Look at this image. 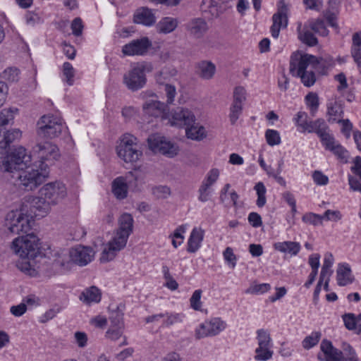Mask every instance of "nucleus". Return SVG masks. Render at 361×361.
<instances>
[{
  "instance_id": "1",
  "label": "nucleus",
  "mask_w": 361,
  "mask_h": 361,
  "mask_svg": "<svg viewBox=\"0 0 361 361\" xmlns=\"http://www.w3.org/2000/svg\"><path fill=\"white\" fill-rule=\"evenodd\" d=\"M31 161V156L23 147L14 149L4 157L0 170L11 174L17 178L16 184L26 190H32L42 183L48 177L49 171L36 167L35 164L27 165Z\"/></svg>"
},
{
  "instance_id": "2",
  "label": "nucleus",
  "mask_w": 361,
  "mask_h": 361,
  "mask_svg": "<svg viewBox=\"0 0 361 361\" xmlns=\"http://www.w3.org/2000/svg\"><path fill=\"white\" fill-rule=\"evenodd\" d=\"M67 195L66 185L59 181L45 184L39 191V196L27 197L31 213L36 216H44L52 206L60 203Z\"/></svg>"
},
{
  "instance_id": "3",
  "label": "nucleus",
  "mask_w": 361,
  "mask_h": 361,
  "mask_svg": "<svg viewBox=\"0 0 361 361\" xmlns=\"http://www.w3.org/2000/svg\"><path fill=\"white\" fill-rule=\"evenodd\" d=\"M133 216L127 213L122 214L119 219L118 230L102 251L101 256L102 262L112 260L117 253L126 247L128 237L133 231Z\"/></svg>"
},
{
  "instance_id": "4",
  "label": "nucleus",
  "mask_w": 361,
  "mask_h": 361,
  "mask_svg": "<svg viewBox=\"0 0 361 361\" xmlns=\"http://www.w3.org/2000/svg\"><path fill=\"white\" fill-rule=\"evenodd\" d=\"M322 59L316 56L298 53L291 55L290 61V71L301 78V81L306 87L313 85L316 81L314 71H319L322 66Z\"/></svg>"
},
{
  "instance_id": "5",
  "label": "nucleus",
  "mask_w": 361,
  "mask_h": 361,
  "mask_svg": "<svg viewBox=\"0 0 361 361\" xmlns=\"http://www.w3.org/2000/svg\"><path fill=\"white\" fill-rule=\"evenodd\" d=\"M27 207L30 204L26 198L19 210H12L6 214L4 225L11 233H27L30 231L32 220L31 215L27 214Z\"/></svg>"
},
{
  "instance_id": "6",
  "label": "nucleus",
  "mask_w": 361,
  "mask_h": 361,
  "mask_svg": "<svg viewBox=\"0 0 361 361\" xmlns=\"http://www.w3.org/2000/svg\"><path fill=\"white\" fill-rule=\"evenodd\" d=\"M32 156L35 159V166L49 171V166L57 161L60 156L59 147L48 141L37 143L32 147Z\"/></svg>"
},
{
  "instance_id": "7",
  "label": "nucleus",
  "mask_w": 361,
  "mask_h": 361,
  "mask_svg": "<svg viewBox=\"0 0 361 361\" xmlns=\"http://www.w3.org/2000/svg\"><path fill=\"white\" fill-rule=\"evenodd\" d=\"M116 151L118 156L126 163L136 162L142 156L137 137L130 134L122 136Z\"/></svg>"
},
{
  "instance_id": "8",
  "label": "nucleus",
  "mask_w": 361,
  "mask_h": 361,
  "mask_svg": "<svg viewBox=\"0 0 361 361\" xmlns=\"http://www.w3.org/2000/svg\"><path fill=\"white\" fill-rule=\"evenodd\" d=\"M150 63H140L133 67L123 75V83L132 91L142 88L147 82L146 73L152 71Z\"/></svg>"
},
{
  "instance_id": "9",
  "label": "nucleus",
  "mask_w": 361,
  "mask_h": 361,
  "mask_svg": "<svg viewBox=\"0 0 361 361\" xmlns=\"http://www.w3.org/2000/svg\"><path fill=\"white\" fill-rule=\"evenodd\" d=\"M62 118L58 116L47 114L42 116L37 123V133L47 138L58 137L64 129Z\"/></svg>"
},
{
  "instance_id": "10",
  "label": "nucleus",
  "mask_w": 361,
  "mask_h": 361,
  "mask_svg": "<svg viewBox=\"0 0 361 361\" xmlns=\"http://www.w3.org/2000/svg\"><path fill=\"white\" fill-rule=\"evenodd\" d=\"M39 239L34 233L16 238L12 249L20 258H35L39 252Z\"/></svg>"
},
{
  "instance_id": "11",
  "label": "nucleus",
  "mask_w": 361,
  "mask_h": 361,
  "mask_svg": "<svg viewBox=\"0 0 361 361\" xmlns=\"http://www.w3.org/2000/svg\"><path fill=\"white\" fill-rule=\"evenodd\" d=\"M149 149L154 153L159 152L169 157H173L178 152V147L164 136L159 134H152L147 138Z\"/></svg>"
},
{
  "instance_id": "12",
  "label": "nucleus",
  "mask_w": 361,
  "mask_h": 361,
  "mask_svg": "<svg viewBox=\"0 0 361 361\" xmlns=\"http://www.w3.org/2000/svg\"><path fill=\"white\" fill-rule=\"evenodd\" d=\"M258 347L255 349V359L257 361H267L272 357L273 350L270 334L264 329L257 331Z\"/></svg>"
},
{
  "instance_id": "13",
  "label": "nucleus",
  "mask_w": 361,
  "mask_h": 361,
  "mask_svg": "<svg viewBox=\"0 0 361 361\" xmlns=\"http://www.w3.org/2000/svg\"><path fill=\"white\" fill-rule=\"evenodd\" d=\"M195 116L188 109L177 107L169 113L167 123L171 126L183 128L190 126L195 121Z\"/></svg>"
},
{
  "instance_id": "14",
  "label": "nucleus",
  "mask_w": 361,
  "mask_h": 361,
  "mask_svg": "<svg viewBox=\"0 0 361 361\" xmlns=\"http://www.w3.org/2000/svg\"><path fill=\"white\" fill-rule=\"evenodd\" d=\"M288 13V7L285 1H279L278 11L272 16L273 25L271 27V33L274 38L279 37L281 28H286L287 27Z\"/></svg>"
},
{
  "instance_id": "15",
  "label": "nucleus",
  "mask_w": 361,
  "mask_h": 361,
  "mask_svg": "<svg viewBox=\"0 0 361 361\" xmlns=\"http://www.w3.org/2000/svg\"><path fill=\"white\" fill-rule=\"evenodd\" d=\"M226 328V323L220 317H211L210 319L201 324L196 329V337L204 338L218 334Z\"/></svg>"
},
{
  "instance_id": "16",
  "label": "nucleus",
  "mask_w": 361,
  "mask_h": 361,
  "mask_svg": "<svg viewBox=\"0 0 361 361\" xmlns=\"http://www.w3.org/2000/svg\"><path fill=\"white\" fill-rule=\"evenodd\" d=\"M152 47V42L146 37H141L130 41L122 47V52L126 56H145Z\"/></svg>"
},
{
  "instance_id": "17",
  "label": "nucleus",
  "mask_w": 361,
  "mask_h": 361,
  "mask_svg": "<svg viewBox=\"0 0 361 361\" xmlns=\"http://www.w3.org/2000/svg\"><path fill=\"white\" fill-rule=\"evenodd\" d=\"M142 109L145 114L149 116L167 121L169 112L167 111V106L163 102L153 99L147 100L142 105Z\"/></svg>"
},
{
  "instance_id": "18",
  "label": "nucleus",
  "mask_w": 361,
  "mask_h": 361,
  "mask_svg": "<svg viewBox=\"0 0 361 361\" xmlns=\"http://www.w3.org/2000/svg\"><path fill=\"white\" fill-rule=\"evenodd\" d=\"M319 138L326 149L329 150L341 159L346 157L347 151L338 141L336 140L334 136L330 133V130L319 137Z\"/></svg>"
},
{
  "instance_id": "19",
  "label": "nucleus",
  "mask_w": 361,
  "mask_h": 361,
  "mask_svg": "<svg viewBox=\"0 0 361 361\" xmlns=\"http://www.w3.org/2000/svg\"><path fill=\"white\" fill-rule=\"evenodd\" d=\"M69 255L73 262L80 266H85L92 261L94 251L89 247L78 245L70 250Z\"/></svg>"
},
{
  "instance_id": "20",
  "label": "nucleus",
  "mask_w": 361,
  "mask_h": 361,
  "mask_svg": "<svg viewBox=\"0 0 361 361\" xmlns=\"http://www.w3.org/2000/svg\"><path fill=\"white\" fill-rule=\"evenodd\" d=\"M344 116L343 106L340 101L331 99L326 103V116L329 123L340 121Z\"/></svg>"
},
{
  "instance_id": "21",
  "label": "nucleus",
  "mask_w": 361,
  "mask_h": 361,
  "mask_svg": "<svg viewBox=\"0 0 361 361\" xmlns=\"http://www.w3.org/2000/svg\"><path fill=\"white\" fill-rule=\"evenodd\" d=\"M208 25L204 19L196 18L192 19L186 25L190 35L195 39L202 38L208 30Z\"/></svg>"
},
{
  "instance_id": "22",
  "label": "nucleus",
  "mask_w": 361,
  "mask_h": 361,
  "mask_svg": "<svg viewBox=\"0 0 361 361\" xmlns=\"http://www.w3.org/2000/svg\"><path fill=\"white\" fill-rule=\"evenodd\" d=\"M202 11L209 13L212 18H218L226 9L224 0H203L201 6Z\"/></svg>"
},
{
  "instance_id": "23",
  "label": "nucleus",
  "mask_w": 361,
  "mask_h": 361,
  "mask_svg": "<svg viewBox=\"0 0 361 361\" xmlns=\"http://www.w3.org/2000/svg\"><path fill=\"white\" fill-rule=\"evenodd\" d=\"M109 329L106 333V336L111 340H117L123 334V322L121 317H109Z\"/></svg>"
},
{
  "instance_id": "24",
  "label": "nucleus",
  "mask_w": 361,
  "mask_h": 361,
  "mask_svg": "<svg viewBox=\"0 0 361 361\" xmlns=\"http://www.w3.org/2000/svg\"><path fill=\"white\" fill-rule=\"evenodd\" d=\"M134 22L146 26H151L156 22L152 11L148 8H140L134 14Z\"/></svg>"
},
{
  "instance_id": "25",
  "label": "nucleus",
  "mask_w": 361,
  "mask_h": 361,
  "mask_svg": "<svg viewBox=\"0 0 361 361\" xmlns=\"http://www.w3.org/2000/svg\"><path fill=\"white\" fill-rule=\"evenodd\" d=\"M203 238L204 231L200 228H194L188 240L187 251L190 253L195 252L200 247Z\"/></svg>"
},
{
  "instance_id": "26",
  "label": "nucleus",
  "mask_w": 361,
  "mask_h": 361,
  "mask_svg": "<svg viewBox=\"0 0 361 361\" xmlns=\"http://www.w3.org/2000/svg\"><path fill=\"white\" fill-rule=\"evenodd\" d=\"M79 299L87 305L98 303L101 300V292L96 286H91L81 293Z\"/></svg>"
},
{
  "instance_id": "27",
  "label": "nucleus",
  "mask_w": 361,
  "mask_h": 361,
  "mask_svg": "<svg viewBox=\"0 0 361 361\" xmlns=\"http://www.w3.org/2000/svg\"><path fill=\"white\" fill-rule=\"evenodd\" d=\"M111 190L117 199H125L128 195V185L126 179L122 176L114 179L111 183Z\"/></svg>"
},
{
  "instance_id": "28",
  "label": "nucleus",
  "mask_w": 361,
  "mask_h": 361,
  "mask_svg": "<svg viewBox=\"0 0 361 361\" xmlns=\"http://www.w3.org/2000/svg\"><path fill=\"white\" fill-rule=\"evenodd\" d=\"M179 21L176 18L164 17L157 24V30L159 33L169 34L178 27Z\"/></svg>"
},
{
  "instance_id": "29",
  "label": "nucleus",
  "mask_w": 361,
  "mask_h": 361,
  "mask_svg": "<svg viewBox=\"0 0 361 361\" xmlns=\"http://www.w3.org/2000/svg\"><path fill=\"white\" fill-rule=\"evenodd\" d=\"M216 72V66L211 61H202L197 66V73L202 79L209 80Z\"/></svg>"
},
{
  "instance_id": "30",
  "label": "nucleus",
  "mask_w": 361,
  "mask_h": 361,
  "mask_svg": "<svg viewBox=\"0 0 361 361\" xmlns=\"http://www.w3.org/2000/svg\"><path fill=\"white\" fill-rule=\"evenodd\" d=\"M351 55L361 72V31L353 34Z\"/></svg>"
},
{
  "instance_id": "31",
  "label": "nucleus",
  "mask_w": 361,
  "mask_h": 361,
  "mask_svg": "<svg viewBox=\"0 0 361 361\" xmlns=\"http://www.w3.org/2000/svg\"><path fill=\"white\" fill-rule=\"evenodd\" d=\"M336 279L338 284L341 286L352 283L351 270L348 264H339L337 269Z\"/></svg>"
},
{
  "instance_id": "32",
  "label": "nucleus",
  "mask_w": 361,
  "mask_h": 361,
  "mask_svg": "<svg viewBox=\"0 0 361 361\" xmlns=\"http://www.w3.org/2000/svg\"><path fill=\"white\" fill-rule=\"evenodd\" d=\"M274 248L281 252L296 255L300 252L301 246L298 242L284 241L275 243Z\"/></svg>"
},
{
  "instance_id": "33",
  "label": "nucleus",
  "mask_w": 361,
  "mask_h": 361,
  "mask_svg": "<svg viewBox=\"0 0 361 361\" xmlns=\"http://www.w3.org/2000/svg\"><path fill=\"white\" fill-rule=\"evenodd\" d=\"M37 301L35 297L30 296L23 300V302L17 306L11 307V312L15 316H21L27 310L32 308L36 305Z\"/></svg>"
},
{
  "instance_id": "34",
  "label": "nucleus",
  "mask_w": 361,
  "mask_h": 361,
  "mask_svg": "<svg viewBox=\"0 0 361 361\" xmlns=\"http://www.w3.org/2000/svg\"><path fill=\"white\" fill-rule=\"evenodd\" d=\"M185 133L188 138L195 140H201L206 137V131L202 126L194 123L187 127Z\"/></svg>"
},
{
  "instance_id": "35",
  "label": "nucleus",
  "mask_w": 361,
  "mask_h": 361,
  "mask_svg": "<svg viewBox=\"0 0 361 361\" xmlns=\"http://www.w3.org/2000/svg\"><path fill=\"white\" fill-rule=\"evenodd\" d=\"M176 75V71L169 67H164L155 75V80L159 85L165 86Z\"/></svg>"
},
{
  "instance_id": "36",
  "label": "nucleus",
  "mask_w": 361,
  "mask_h": 361,
  "mask_svg": "<svg viewBox=\"0 0 361 361\" xmlns=\"http://www.w3.org/2000/svg\"><path fill=\"white\" fill-rule=\"evenodd\" d=\"M320 348L324 353L327 361H334L341 352L335 348L331 342L327 340L322 341Z\"/></svg>"
},
{
  "instance_id": "37",
  "label": "nucleus",
  "mask_w": 361,
  "mask_h": 361,
  "mask_svg": "<svg viewBox=\"0 0 361 361\" xmlns=\"http://www.w3.org/2000/svg\"><path fill=\"white\" fill-rule=\"evenodd\" d=\"M329 130L325 121L319 118L315 121H310V125L307 132L310 133H314L319 137Z\"/></svg>"
},
{
  "instance_id": "38",
  "label": "nucleus",
  "mask_w": 361,
  "mask_h": 361,
  "mask_svg": "<svg viewBox=\"0 0 361 361\" xmlns=\"http://www.w3.org/2000/svg\"><path fill=\"white\" fill-rule=\"evenodd\" d=\"M298 33L299 39L308 46L312 47L317 44V39L313 33L306 28L302 29L301 24H299L298 28Z\"/></svg>"
},
{
  "instance_id": "39",
  "label": "nucleus",
  "mask_w": 361,
  "mask_h": 361,
  "mask_svg": "<svg viewBox=\"0 0 361 361\" xmlns=\"http://www.w3.org/2000/svg\"><path fill=\"white\" fill-rule=\"evenodd\" d=\"M293 121L300 132H307L310 125L308 121V115L306 112L299 111L293 118Z\"/></svg>"
},
{
  "instance_id": "40",
  "label": "nucleus",
  "mask_w": 361,
  "mask_h": 361,
  "mask_svg": "<svg viewBox=\"0 0 361 361\" xmlns=\"http://www.w3.org/2000/svg\"><path fill=\"white\" fill-rule=\"evenodd\" d=\"M307 23L308 27L319 35L326 36L328 35L329 30L322 19H311L308 20Z\"/></svg>"
},
{
  "instance_id": "41",
  "label": "nucleus",
  "mask_w": 361,
  "mask_h": 361,
  "mask_svg": "<svg viewBox=\"0 0 361 361\" xmlns=\"http://www.w3.org/2000/svg\"><path fill=\"white\" fill-rule=\"evenodd\" d=\"M334 361H360L355 350L349 345L343 348V353L336 357Z\"/></svg>"
},
{
  "instance_id": "42",
  "label": "nucleus",
  "mask_w": 361,
  "mask_h": 361,
  "mask_svg": "<svg viewBox=\"0 0 361 361\" xmlns=\"http://www.w3.org/2000/svg\"><path fill=\"white\" fill-rule=\"evenodd\" d=\"M345 327L359 334L361 333V317H343Z\"/></svg>"
},
{
  "instance_id": "43",
  "label": "nucleus",
  "mask_w": 361,
  "mask_h": 361,
  "mask_svg": "<svg viewBox=\"0 0 361 361\" xmlns=\"http://www.w3.org/2000/svg\"><path fill=\"white\" fill-rule=\"evenodd\" d=\"M185 226L181 225L177 227L173 233L170 235V238H172V245L175 248H177L183 243V233H185Z\"/></svg>"
},
{
  "instance_id": "44",
  "label": "nucleus",
  "mask_w": 361,
  "mask_h": 361,
  "mask_svg": "<svg viewBox=\"0 0 361 361\" xmlns=\"http://www.w3.org/2000/svg\"><path fill=\"white\" fill-rule=\"evenodd\" d=\"M255 190H256L257 195V200L256 202V204L259 207H262L265 205L267 200H266V192L267 189L263 183L259 182L255 186Z\"/></svg>"
},
{
  "instance_id": "45",
  "label": "nucleus",
  "mask_w": 361,
  "mask_h": 361,
  "mask_svg": "<svg viewBox=\"0 0 361 361\" xmlns=\"http://www.w3.org/2000/svg\"><path fill=\"white\" fill-rule=\"evenodd\" d=\"M243 104L232 102L229 109V120L231 125H235L242 114Z\"/></svg>"
},
{
  "instance_id": "46",
  "label": "nucleus",
  "mask_w": 361,
  "mask_h": 361,
  "mask_svg": "<svg viewBox=\"0 0 361 361\" xmlns=\"http://www.w3.org/2000/svg\"><path fill=\"white\" fill-rule=\"evenodd\" d=\"M219 175L220 172L218 169H212L208 171V173H207L201 183L204 185H206L207 186L212 188V186L219 179Z\"/></svg>"
},
{
  "instance_id": "47",
  "label": "nucleus",
  "mask_w": 361,
  "mask_h": 361,
  "mask_svg": "<svg viewBox=\"0 0 361 361\" xmlns=\"http://www.w3.org/2000/svg\"><path fill=\"white\" fill-rule=\"evenodd\" d=\"M305 101L307 106L310 109L312 115L314 116L319 105V97L317 94L312 92L307 94L305 97Z\"/></svg>"
},
{
  "instance_id": "48",
  "label": "nucleus",
  "mask_w": 361,
  "mask_h": 361,
  "mask_svg": "<svg viewBox=\"0 0 361 361\" xmlns=\"http://www.w3.org/2000/svg\"><path fill=\"white\" fill-rule=\"evenodd\" d=\"M267 142L270 146L279 145L281 140L279 133L273 129H267L265 132Z\"/></svg>"
},
{
  "instance_id": "49",
  "label": "nucleus",
  "mask_w": 361,
  "mask_h": 361,
  "mask_svg": "<svg viewBox=\"0 0 361 361\" xmlns=\"http://www.w3.org/2000/svg\"><path fill=\"white\" fill-rule=\"evenodd\" d=\"M271 288L269 283H253L246 290V293L250 294L260 295L269 291Z\"/></svg>"
},
{
  "instance_id": "50",
  "label": "nucleus",
  "mask_w": 361,
  "mask_h": 361,
  "mask_svg": "<svg viewBox=\"0 0 361 361\" xmlns=\"http://www.w3.org/2000/svg\"><path fill=\"white\" fill-rule=\"evenodd\" d=\"M29 259L30 258H21V259L18 261L16 266L23 272L32 276L35 275L36 271L32 267L28 261Z\"/></svg>"
},
{
  "instance_id": "51",
  "label": "nucleus",
  "mask_w": 361,
  "mask_h": 361,
  "mask_svg": "<svg viewBox=\"0 0 361 361\" xmlns=\"http://www.w3.org/2000/svg\"><path fill=\"white\" fill-rule=\"evenodd\" d=\"M63 74L65 80L69 85H72L74 82L75 70L69 62H65L63 65Z\"/></svg>"
},
{
  "instance_id": "52",
  "label": "nucleus",
  "mask_w": 361,
  "mask_h": 361,
  "mask_svg": "<svg viewBox=\"0 0 361 361\" xmlns=\"http://www.w3.org/2000/svg\"><path fill=\"white\" fill-rule=\"evenodd\" d=\"M321 334L319 332H313L307 336L302 341V346L305 349L309 350L317 344Z\"/></svg>"
},
{
  "instance_id": "53",
  "label": "nucleus",
  "mask_w": 361,
  "mask_h": 361,
  "mask_svg": "<svg viewBox=\"0 0 361 361\" xmlns=\"http://www.w3.org/2000/svg\"><path fill=\"white\" fill-rule=\"evenodd\" d=\"M223 256L228 267L234 269L236 266L237 257L233 253V249L230 247H226L223 252Z\"/></svg>"
},
{
  "instance_id": "54",
  "label": "nucleus",
  "mask_w": 361,
  "mask_h": 361,
  "mask_svg": "<svg viewBox=\"0 0 361 361\" xmlns=\"http://www.w3.org/2000/svg\"><path fill=\"white\" fill-rule=\"evenodd\" d=\"M212 188L201 183L198 189V200L202 202H207L212 194Z\"/></svg>"
},
{
  "instance_id": "55",
  "label": "nucleus",
  "mask_w": 361,
  "mask_h": 361,
  "mask_svg": "<svg viewBox=\"0 0 361 361\" xmlns=\"http://www.w3.org/2000/svg\"><path fill=\"white\" fill-rule=\"evenodd\" d=\"M324 216L314 213H307L302 216V221L314 226L322 225Z\"/></svg>"
},
{
  "instance_id": "56",
  "label": "nucleus",
  "mask_w": 361,
  "mask_h": 361,
  "mask_svg": "<svg viewBox=\"0 0 361 361\" xmlns=\"http://www.w3.org/2000/svg\"><path fill=\"white\" fill-rule=\"evenodd\" d=\"M233 103L243 104L246 99V91L242 86L235 87L233 91Z\"/></svg>"
},
{
  "instance_id": "57",
  "label": "nucleus",
  "mask_w": 361,
  "mask_h": 361,
  "mask_svg": "<svg viewBox=\"0 0 361 361\" xmlns=\"http://www.w3.org/2000/svg\"><path fill=\"white\" fill-rule=\"evenodd\" d=\"M125 309L126 305L123 302H112L109 306V313L116 316H123L125 314Z\"/></svg>"
},
{
  "instance_id": "58",
  "label": "nucleus",
  "mask_w": 361,
  "mask_h": 361,
  "mask_svg": "<svg viewBox=\"0 0 361 361\" xmlns=\"http://www.w3.org/2000/svg\"><path fill=\"white\" fill-rule=\"evenodd\" d=\"M164 87L165 94L166 97V103L168 104H172L176 96V87L170 84H166Z\"/></svg>"
},
{
  "instance_id": "59",
  "label": "nucleus",
  "mask_w": 361,
  "mask_h": 361,
  "mask_svg": "<svg viewBox=\"0 0 361 361\" xmlns=\"http://www.w3.org/2000/svg\"><path fill=\"white\" fill-rule=\"evenodd\" d=\"M25 23L27 25L34 26L42 23V19L39 15L35 12H27L25 16Z\"/></svg>"
},
{
  "instance_id": "60",
  "label": "nucleus",
  "mask_w": 361,
  "mask_h": 361,
  "mask_svg": "<svg viewBox=\"0 0 361 361\" xmlns=\"http://www.w3.org/2000/svg\"><path fill=\"white\" fill-rule=\"evenodd\" d=\"M201 296H202V290H196L192 293L190 299V306L192 309L199 310H200L202 302H201Z\"/></svg>"
},
{
  "instance_id": "61",
  "label": "nucleus",
  "mask_w": 361,
  "mask_h": 361,
  "mask_svg": "<svg viewBox=\"0 0 361 361\" xmlns=\"http://www.w3.org/2000/svg\"><path fill=\"white\" fill-rule=\"evenodd\" d=\"M324 216V219L326 221H338L341 220L343 217L342 214L338 210H331L327 209L324 214L322 215Z\"/></svg>"
},
{
  "instance_id": "62",
  "label": "nucleus",
  "mask_w": 361,
  "mask_h": 361,
  "mask_svg": "<svg viewBox=\"0 0 361 361\" xmlns=\"http://www.w3.org/2000/svg\"><path fill=\"white\" fill-rule=\"evenodd\" d=\"M312 178L315 184L318 185H326L329 183V178L320 171H314L312 173Z\"/></svg>"
},
{
  "instance_id": "63",
  "label": "nucleus",
  "mask_w": 361,
  "mask_h": 361,
  "mask_svg": "<svg viewBox=\"0 0 361 361\" xmlns=\"http://www.w3.org/2000/svg\"><path fill=\"white\" fill-rule=\"evenodd\" d=\"M71 30L75 36H80L82 33L83 24L80 18H75L71 23Z\"/></svg>"
},
{
  "instance_id": "64",
  "label": "nucleus",
  "mask_w": 361,
  "mask_h": 361,
  "mask_svg": "<svg viewBox=\"0 0 361 361\" xmlns=\"http://www.w3.org/2000/svg\"><path fill=\"white\" fill-rule=\"evenodd\" d=\"M247 220L249 224L254 228H259L262 225V217L256 212L250 213Z\"/></svg>"
}]
</instances>
